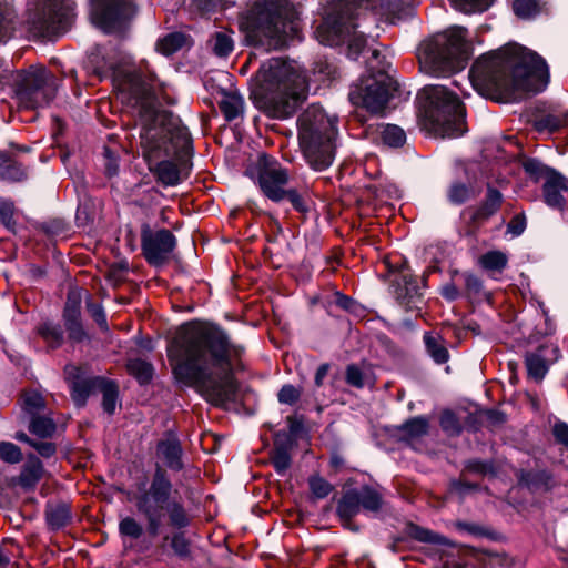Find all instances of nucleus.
Listing matches in <instances>:
<instances>
[{"label": "nucleus", "mask_w": 568, "mask_h": 568, "mask_svg": "<svg viewBox=\"0 0 568 568\" xmlns=\"http://www.w3.org/2000/svg\"><path fill=\"white\" fill-rule=\"evenodd\" d=\"M31 446L34 447L42 457L48 458L55 454V446L50 442L37 443L33 440V445Z\"/></svg>", "instance_id": "60"}, {"label": "nucleus", "mask_w": 568, "mask_h": 568, "mask_svg": "<svg viewBox=\"0 0 568 568\" xmlns=\"http://www.w3.org/2000/svg\"><path fill=\"white\" fill-rule=\"evenodd\" d=\"M465 283L466 287L474 293H478L483 287L481 281L473 274L465 275Z\"/></svg>", "instance_id": "61"}, {"label": "nucleus", "mask_w": 568, "mask_h": 568, "mask_svg": "<svg viewBox=\"0 0 568 568\" xmlns=\"http://www.w3.org/2000/svg\"><path fill=\"white\" fill-rule=\"evenodd\" d=\"M402 430L410 438H418L427 434L428 422L425 417H415L407 420L402 426Z\"/></svg>", "instance_id": "42"}, {"label": "nucleus", "mask_w": 568, "mask_h": 568, "mask_svg": "<svg viewBox=\"0 0 568 568\" xmlns=\"http://www.w3.org/2000/svg\"><path fill=\"white\" fill-rule=\"evenodd\" d=\"M220 108L227 121L236 119L244 110L242 95L235 92H226L220 101Z\"/></svg>", "instance_id": "23"}, {"label": "nucleus", "mask_w": 568, "mask_h": 568, "mask_svg": "<svg viewBox=\"0 0 568 568\" xmlns=\"http://www.w3.org/2000/svg\"><path fill=\"white\" fill-rule=\"evenodd\" d=\"M440 426L444 430L455 434L458 433L460 427L457 417L454 413L447 410L440 416Z\"/></svg>", "instance_id": "54"}, {"label": "nucleus", "mask_w": 568, "mask_h": 568, "mask_svg": "<svg viewBox=\"0 0 568 568\" xmlns=\"http://www.w3.org/2000/svg\"><path fill=\"white\" fill-rule=\"evenodd\" d=\"M243 353L223 329L202 323L182 325L168 346L175 379L216 406L235 400L232 368Z\"/></svg>", "instance_id": "1"}, {"label": "nucleus", "mask_w": 568, "mask_h": 568, "mask_svg": "<svg viewBox=\"0 0 568 568\" xmlns=\"http://www.w3.org/2000/svg\"><path fill=\"white\" fill-rule=\"evenodd\" d=\"M442 295L448 301H454L458 297V290L454 284H446L442 288Z\"/></svg>", "instance_id": "62"}, {"label": "nucleus", "mask_w": 568, "mask_h": 568, "mask_svg": "<svg viewBox=\"0 0 568 568\" xmlns=\"http://www.w3.org/2000/svg\"><path fill=\"white\" fill-rule=\"evenodd\" d=\"M93 385L102 393V406L104 412L113 414L118 403V388L114 383L95 378Z\"/></svg>", "instance_id": "24"}, {"label": "nucleus", "mask_w": 568, "mask_h": 568, "mask_svg": "<svg viewBox=\"0 0 568 568\" xmlns=\"http://www.w3.org/2000/svg\"><path fill=\"white\" fill-rule=\"evenodd\" d=\"M67 9V0H36L28 9L31 30L39 36L50 34L64 17L63 11Z\"/></svg>", "instance_id": "15"}, {"label": "nucleus", "mask_w": 568, "mask_h": 568, "mask_svg": "<svg viewBox=\"0 0 568 568\" xmlns=\"http://www.w3.org/2000/svg\"><path fill=\"white\" fill-rule=\"evenodd\" d=\"M452 6L465 13L483 12L487 10L494 0H449Z\"/></svg>", "instance_id": "39"}, {"label": "nucleus", "mask_w": 568, "mask_h": 568, "mask_svg": "<svg viewBox=\"0 0 568 568\" xmlns=\"http://www.w3.org/2000/svg\"><path fill=\"white\" fill-rule=\"evenodd\" d=\"M88 311L93 317V320L98 323L100 326H106V317L103 311V307L100 304L95 303H88Z\"/></svg>", "instance_id": "57"}, {"label": "nucleus", "mask_w": 568, "mask_h": 568, "mask_svg": "<svg viewBox=\"0 0 568 568\" xmlns=\"http://www.w3.org/2000/svg\"><path fill=\"white\" fill-rule=\"evenodd\" d=\"M24 178V169L10 155L0 151V179L16 182Z\"/></svg>", "instance_id": "21"}, {"label": "nucleus", "mask_w": 568, "mask_h": 568, "mask_svg": "<svg viewBox=\"0 0 568 568\" xmlns=\"http://www.w3.org/2000/svg\"><path fill=\"white\" fill-rule=\"evenodd\" d=\"M176 239L165 229L152 230L148 224L141 229V247L144 258L150 265H163L175 248Z\"/></svg>", "instance_id": "14"}, {"label": "nucleus", "mask_w": 568, "mask_h": 568, "mask_svg": "<svg viewBox=\"0 0 568 568\" xmlns=\"http://www.w3.org/2000/svg\"><path fill=\"white\" fill-rule=\"evenodd\" d=\"M466 38L465 28L453 26L424 40L417 49L420 70L433 77H445L464 69L468 52Z\"/></svg>", "instance_id": "7"}, {"label": "nucleus", "mask_w": 568, "mask_h": 568, "mask_svg": "<svg viewBox=\"0 0 568 568\" xmlns=\"http://www.w3.org/2000/svg\"><path fill=\"white\" fill-rule=\"evenodd\" d=\"M308 485L312 496L316 499L327 497L333 489L332 485L321 476H312L308 479Z\"/></svg>", "instance_id": "46"}, {"label": "nucleus", "mask_w": 568, "mask_h": 568, "mask_svg": "<svg viewBox=\"0 0 568 568\" xmlns=\"http://www.w3.org/2000/svg\"><path fill=\"white\" fill-rule=\"evenodd\" d=\"M57 83L44 69H32L24 73L18 89V103L23 109L48 105L55 97Z\"/></svg>", "instance_id": "12"}, {"label": "nucleus", "mask_w": 568, "mask_h": 568, "mask_svg": "<svg viewBox=\"0 0 568 568\" xmlns=\"http://www.w3.org/2000/svg\"><path fill=\"white\" fill-rule=\"evenodd\" d=\"M168 513L170 524L178 528H185L190 524V517L186 514L183 505L178 501L168 503L165 508Z\"/></svg>", "instance_id": "33"}, {"label": "nucleus", "mask_w": 568, "mask_h": 568, "mask_svg": "<svg viewBox=\"0 0 568 568\" xmlns=\"http://www.w3.org/2000/svg\"><path fill=\"white\" fill-rule=\"evenodd\" d=\"M428 101L425 111L428 129L442 138H456L464 133V108L456 92L445 85L432 84L423 89Z\"/></svg>", "instance_id": "9"}, {"label": "nucleus", "mask_w": 568, "mask_h": 568, "mask_svg": "<svg viewBox=\"0 0 568 568\" xmlns=\"http://www.w3.org/2000/svg\"><path fill=\"white\" fill-rule=\"evenodd\" d=\"M257 183L267 199L281 202L285 200L288 173L274 158L262 154L257 161Z\"/></svg>", "instance_id": "13"}, {"label": "nucleus", "mask_w": 568, "mask_h": 568, "mask_svg": "<svg viewBox=\"0 0 568 568\" xmlns=\"http://www.w3.org/2000/svg\"><path fill=\"white\" fill-rule=\"evenodd\" d=\"M336 135V118L322 106L312 104L298 116L300 145L314 170L323 171L333 163Z\"/></svg>", "instance_id": "6"}, {"label": "nucleus", "mask_w": 568, "mask_h": 568, "mask_svg": "<svg viewBox=\"0 0 568 568\" xmlns=\"http://www.w3.org/2000/svg\"><path fill=\"white\" fill-rule=\"evenodd\" d=\"M211 42L213 52L219 57H227L234 48V41L231 33L226 30L215 32Z\"/></svg>", "instance_id": "32"}, {"label": "nucleus", "mask_w": 568, "mask_h": 568, "mask_svg": "<svg viewBox=\"0 0 568 568\" xmlns=\"http://www.w3.org/2000/svg\"><path fill=\"white\" fill-rule=\"evenodd\" d=\"M368 0H331V8L323 22L316 29L317 40L325 45L335 47L347 43L348 58L356 60L366 45L362 32H357L355 9Z\"/></svg>", "instance_id": "8"}, {"label": "nucleus", "mask_w": 568, "mask_h": 568, "mask_svg": "<svg viewBox=\"0 0 568 568\" xmlns=\"http://www.w3.org/2000/svg\"><path fill=\"white\" fill-rule=\"evenodd\" d=\"M357 497L359 499L361 507L366 510L376 511L381 507L382 499L379 494L369 487H364L361 490H357Z\"/></svg>", "instance_id": "40"}, {"label": "nucleus", "mask_w": 568, "mask_h": 568, "mask_svg": "<svg viewBox=\"0 0 568 568\" xmlns=\"http://www.w3.org/2000/svg\"><path fill=\"white\" fill-rule=\"evenodd\" d=\"M567 123V114L561 112H551L537 116L534 120V128L539 133L551 134L560 130Z\"/></svg>", "instance_id": "20"}, {"label": "nucleus", "mask_w": 568, "mask_h": 568, "mask_svg": "<svg viewBox=\"0 0 568 568\" xmlns=\"http://www.w3.org/2000/svg\"><path fill=\"white\" fill-rule=\"evenodd\" d=\"M186 42V36L181 32H173L165 36L158 42V50L164 55H171L182 49Z\"/></svg>", "instance_id": "30"}, {"label": "nucleus", "mask_w": 568, "mask_h": 568, "mask_svg": "<svg viewBox=\"0 0 568 568\" xmlns=\"http://www.w3.org/2000/svg\"><path fill=\"white\" fill-rule=\"evenodd\" d=\"M469 80L479 94L503 101L517 91L544 90L549 82V71L536 52L509 43L481 55L471 67Z\"/></svg>", "instance_id": "3"}, {"label": "nucleus", "mask_w": 568, "mask_h": 568, "mask_svg": "<svg viewBox=\"0 0 568 568\" xmlns=\"http://www.w3.org/2000/svg\"><path fill=\"white\" fill-rule=\"evenodd\" d=\"M63 321L71 341L82 342L87 337L81 323V316H63Z\"/></svg>", "instance_id": "43"}, {"label": "nucleus", "mask_w": 568, "mask_h": 568, "mask_svg": "<svg viewBox=\"0 0 568 568\" xmlns=\"http://www.w3.org/2000/svg\"><path fill=\"white\" fill-rule=\"evenodd\" d=\"M475 190L462 182H454L447 192V196L453 204H463L470 197L475 196Z\"/></svg>", "instance_id": "38"}, {"label": "nucleus", "mask_w": 568, "mask_h": 568, "mask_svg": "<svg viewBox=\"0 0 568 568\" xmlns=\"http://www.w3.org/2000/svg\"><path fill=\"white\" fill-rule=\"evenodd\" d=\"M294 18L286 0H260L242 17L241 27L248 43L270 51L284 47L296 32Z\"/></svg>", "instance_id": "5"}, {"label": "nucleus", "mask_w": 568, "mask_h": 568, "mask_svg": "<svg viewBox=\"0 0 568 568\" xmlns=\"http://www.w3.org/2000/svg\"><path fill=\"white\" fill-rule=\"evenodd\" d=\"M181 455L182 449L175 438H168L158 445L159 458L171 469L179 470L182 468Z\"/></svg>", "instance_id": "19"}, {"label": "nucleus", "mask_w": 568, "mask_h": 568, "mask_svg": "<svg viewBox=\"0 0 568 568\" xmlns=\"http://www.w3.org/2000/svg\"><path fill=\"white\" fill-rule=\"evenodd\" d=\"M132 14V4L126 0H92V20L105 32H112Z\"/></svg>", "instance_id": "16"}, {"label": "nucleus", "mask_w": 568, "mask_h": 568, "mask_svg": "<svg viewBox=\"0 0 568 568\" xmlns=\"http://www.w3.org/2000/svg\"><path fill=\"white\" fill-rule=\"evenodd\" d=\"M81 302L82 292L78 288L70 290L68 293L63 316H81Z\"/></svg>", "instance_id": "45"}, {"label": "nucleus", "mask_w": 568, "mask_h": 568, "mask_svg": "<svg viewBox=\"0 0 568 568\" xmlns=\"http://www.w3.org/2000/svg\"><path fill=\"white\" fill-rule=\"evenodd\" d=\"M544 174L545 183L542 190L546 204L552 209L562 210L565 204L562 193L568 191V181L564 175L550 168H546Z\"/></svg>", "instance_id": "17"}, {"label": "nucleus", "mask_w": 568, "mask_h": 568, "mask_svg": "<svg viewBox=\"0 0 568 568\" xmlns=\"http://www.w3.org/2000/svg\"><path fill=\"white\" fill-rule=\"evenodd\" d=\"M174 554L181 558L190 555V542L182 532H176L170 538Z\"/></svg>", "instance_id": "50"}, {"label": "nucleus", "mask_w": 568, "mask_h": 568, "mask_svg": "<svg viewBox=\"0 0 568 568\" xmlns=\"http://www.w3.org/2000/svg\"><path fill=\"white\" fill-rule=\"evenodd\" d=\"M128 371L140 384L149 383L153 375L152 365L143 359H131L128 363Z\"/></svg>", "instance_id": "37"}, {"label": "nucleus", "mask_w": 568, "mask_h": 568, "mask_svg": "<svg viewBox=\"0 0 568 568\" xmlns=\"http://www.w3.org/2000/svg\"><path fill=\"white\" fill-rule=\"evenodd\" d=\"M172 484L170 479L158 470L145 488V483L138 486L136 491L129 495V499L135 504L138 511L146 520V531L150 536L159 535L162 526L163 510L170 499Z\"/></svg>", "instance_id": "10"}, {"label": "nucleus", "mask_w": 568, "mask_h": 568, "mask_svg": "<svg viewBox=\"0 0 568 568\" xmlns=\"http://www.w3.org/2000/svg\"><path fill=\"white\" fill-rule=\"evenodd\" d=\"M42 463L34 455H30L20 474V484L24 487L33 486L42 476Z\"/></svg>", "instance_id": "25"}, {"label": "nucleus", "mask_w": 568, "mask_h": 568, "mask_svg": "<svg viewBox=\"0 0 568 568\" xmlns=\"http://www.w3.org/2000/svg\"><path fill=\"white\" fill-rule=\"evenodd\" d=\"M514 12L517 17L528 19L537 14V0H515L513 3Z\"/></svg>", "instance_id": "48"}, {"label": "nucleus", "mask_w": 568, "mask_h": 568, "mask_svg": "<svg viewBox=\"0 0 568 568\" xmlns=\"http://www.w3.org/2000/svg\"><path fill=\"white\" fill-rule=\"evenodd\" d=\"M554 436L558 443L568 447V425L566 423L559 422L555 424Z\"/></svg>", "instance_id": "58"}, {"label": "nucleus", "mask_w": 568, "mask_h": 568, "mask_svg": "<svg viewBox=\"0 0 568 568\" xmlns=\"http://www.w3.org/2000/svg\"><path fill=\"white\" fill-rule=\"evenodd\" d=\"M14 206L13 203L3 199H0V221L8 229L13 230L16 222L13 219Z\"/></svg>", "instance_id": "51"}, {"label": "nucleus", "mask_w": 568, "mask_h": 568, "mask_svg": "<svg viewBox=\"0 0 568 568\" xmlns=\"http://www.w3.org/2000/svg\"><path fill=\"white\" fill-rule=\"evenodd\" d=\"M114 81L122 99L138 109L143 125L140 133L141 144L150 169L163 185L180 184L181 170L175 162L161 160L155 168L153 162L162 156H174L180 161L189 156L191 139L186 128L176 118L158 110L153 79L145 80L138 72L124 71L116 73Z\"/></svg>", "instance_id": "2"}, {"label": "nucleus", "mask_w": 568, "mask_h": 568, "mask_svg": "<svg viewBox=\"0 0 568 568\" xmlns=\"http://www.w3.org/2000/svg\"><path fill=\"white\" fill-rule=\"evenodd\" d=\"M503 201V195L499 191L495 189H488L487 196L485 203L481 205L479 210V214L481 216H490L493 215L500 206Z\"/></svg>", "instance_id": "44"}, {"label": "nucleus", "mask_w": 568, "mask_h": 568, "mask_svg": "<svg viewBox=\"0 0 568 568\" xmlns=\"http://www.w3.org/2000/svg\"><path fill=\"white\" fill-rule=\"evenodd\" d=\"M424 343L428 355L437 363L444 364L448 361L449 354L438 334L425 333Z\"/></svg>", "instance_id": "22"}, {"label": "nucleus", "mask_w": 568, "mask_h": 568, "mask_svg": "<svg viewBox=\"0 0 568 568\" xmlns=\"http://www.w3.org/2000/svg\"><path fill=\"white\" fill-rule=\"evenodd\" d=\"M300 396L301 390L298 388H296L293 385L286 384L280 389L277 398L281 404L293 405L294 403L297 402Z\"/></svg>", "instance_id": "52"}, {"label": "nucleus", "mask_w": 568, "mask_h": 568, "mask_svg": "<svg viewBox=\"0 0 568 568\" xmlns=\"http://www.w3.org/2000/svg\"><path fill=\"white\" fill-rule=\"evenodd\" d=\"M414 537L420 541L425 542H433V544H439V545H450L447 538L434 534L430 530L422 529V528H415Z\"/></svg>", "instance_id": "53"}, {"label": "nucleus", "mask_w": 568, "mask_h": 568, "mask_svg": "<svg viewBox=\"0 0 568 568\" xmlns=\"http://www.w3.org/2000/svg\"><path fill=\"white\" fill-rule=\"evenodd\" d=\"M508 232L514 236H519L526 229V220L523 215L515 216L507 226Z\"/></svg>", "instance_id": "59"}, {"label": "nucleus", "mask_w": 568, "mask_h": 568, "mask_svg": "<svg viewBox=\"0 0 568 568\" xmlns=\"http://www.w3.org/2000/svg\"><path fill=\"white\" fill-rule=\"evenodd\" d=\"M0 459L9 464H17L22 459V453L17 445L9 442H1Z\"/></svg>", "instance_id": "49"}, {"label": "nucleus", "mask_w": 568, "mask_h": 568, "mask_svg": "<svg viewBox=\"0 0 568 568\" xmlns=\"http://www.w3.org/2000/svg\"><path fill=\"white\" fill-rule=\"evenodd\" d=\"M460 527L475 536H488L487 530L478 525L463 524Z\"/></svg>", "instance_id": "63"}, {"label": "nucleus", "mask_w": 568, "mask_h": 568, "mask_svg": "<svg viewBox=\"0 0 568 568\" xmlns=\"http://www.w3.org/2000/svg\"><path fill=\"white\" fill-rule=\"evenodd\" d=\"M38 333L52 348L59 347L63 342V332L59 324L45 322L38 327Z\"/></svg>", "instance_id": "29"}, {"label": "nucleus", "mask_w": 568, "mask_h": 568, "mask_svg": "<svg viewBox=\"0 0 568 568\" xmlns=\"http://www.w3.org/2000/svg\"><path fill=\"white\" fill-rule=\"evenodd\" d=\"M346 382L357 388L364 386V375L361 368L356 365H349L346 369Z\"/></svg>", "instance_id": "55"}, {"label": "nucleus", "mask_w": 568, "mask_h": 568, "mask_svg": "<svg viewBox=\"0 0 568 568\" xmlns=\"http://www.w3.org/2000/svg\"><path fill=\"white\" fill-rule=\"evenodd\" d=\"M328 369H329V365L328 364H322L317 368L316 374H315V385L317 387L323 385V381L327 376Z\"/></svg>", "instance_id": "64"}, {"label": "nucleus", "mask_w": 568, "mask_h": 568, "mask_svg": "<svg viewBox=\"0 0 568 568\" xmlns=\"http://www.w3.org/2000/svg\"><path fill=\"white\" fill-rule=\"evenodd\" d=\"M29 429L32 434L45 438L54 434L55 424L51 417L36 415L31 417Z\"/></svg>", "instance_id": "34"}, {"label": "nucleus", "mask_w": 568, "mask_h": 568, "mask_svg": "<svg viewBox=\"0 0 568 568\" xmlns=\"http://www.w3.org/2000/svg\"><path fill=\"white\" fill-rule=\"evenodd\" d=\"M306 78L296 63L282 58L265 61L251 81V95L268 116L287 119L305 99Z\"/></svg>", "instance_id": "4"}, {"label": "nucleus", "mask_w": 568, "mask_h": 568, "mask_svg": "<svg viewBox=\"0 0 568 568\" xmlns=\"http://www.w3.org/2000/svg\"><path fill=\"white\" fill-rule=\"evenodd\" d=\"M272 463L277 474L284 475L291 466V456L285 447H276L272 453Z\"/></svg>", "instance_id": "47"}, {"label": "nucleus", "mask_w": 568, "mask_h": 568, "mask_svg": "<svg viewBox=\"0 0 568 568\" xmlns=\"http://www.w3.org/2000/svg\"><path fill=\"white\" fill-rule=\"evenodd\" d=\"M93 382H94V379L91 382L84 381V379H75L72 382L71 395H72V399L74 400V403L78 406L84 405V403L90 394L91 387H95L93 385Z\"/></svg>", "instance_id": "41"}, {"label": "nucleus", "mask_w": 568, "mask_h": 568, "mask_svg": "<svg viewBox=\"0 0 568 568\" xmlns=\"http://www.w3.org/2000/svg\"><path fill=\"white\" fill-rule=\"evenodd\" d=\"M554 353V361L557 359L558 349L549 346H540L536 352L529 353L526 356V367L529 377L540 382L547 374L549 368L548 353Z\"/></svg>", "instance_id": "18"}, {"label": "nucleus", "mask_w": 568, "mask_h": 568, "mask_svg": "<svg viewBox=\"0 0 568 568\" xmlns=\"http://www.w3.org/2000/svg\"><path fill=\"white\" fill-rule=\"evenodd\" d=\"M22 410L30 417L39 415L44 409V399L36 390L26 392L21 399Z\"/></svg>", "instance_id": "35"}, {"label": "nucleus", "mask_w": 568, "mask_h": 568, "mask_svg": "<svg viewBox=\"0 0 568 568\" xmlns=\"http://www.w3.org/2000/svg\"><path fill=\"white\" fill-rule=\"evenodd\" d=\"M379 136L382 142L390 148H399L406 142L405 131L395 124H383L381 126Z\"/></svg>", "instance_id": "28"}, {"label": "nucleus", "mask_w": 568, "mask_h": 568, "mask_svg": "<svg viewBox=\"0 0 568 568\" xmlns=\"http://www.w3.org/2000/svg\"><path fill=\"white\" fill-rule=\"evenodd\" d=\"M359 509L361 503L357 497V490H349L344 494L337 506L339 517L346 521L354 517Z\"/></svg>", "instance_id": "27"}, {"label": "nucleus", "mask_w": 568, "mask_h": 568, "mask_svg": "<svg viewBox=\"0 0 568 568\" xmlns=\"http://www.w3.org/2000/svg\"><path fill=\"white\" fill-rule=\"evenodd\" d=\"M479 265L488 272H501L507 265V256L499 251H489L480 256Z\"/></svg>", "instance_id": "31"}, {"label": "nucleus", "mask_w": 568, "mask_h": 568, "mask_svg": "<svg viewBox=\"0 0 568 568\" xmlns=\"http://www.w3.org/2000/svg\"><path fill=\"white\" fill-rule=\"evenodd\" d=\"M392 80L384 70L361 78L349 91V101L371 113H382L390 97Z\"/></svg>", "instance_id": "11"}, {"label": "nucleus", "mask_w": 568, "mask_h": 568, "mask_svg": "<svg viewBox=\"0 0 568 568\" xmlns=\"http://www.w3.org/2000/svg\"><path fill=\"white\" fill-rule=\"evenodd\" d=\"M71 520L70 507L67 504L50 505L47 508V523L52 529H60Z\"/></svg>", "instance_id": "26"}, {"label": "nucleus", "mask_w": 568, "mask_h": 568, "mask_svg": "<svg viewBox=\"0 0 568 568\" xmlns=\"http://www.w3.org/2000/svg\"><path fill=\"white\" fill-rule=\"evenodd\" d=\"M285 199H287L293 207L298 212H305L307 210L305 199L297 191L290 189L285 191Z\"/></svg>", "instance_id": "56"}, {"label": "nucleus", "mask_w": 568, "mask_h": 568, "mask_svg": "<svg viewBox=\"0 0 568 568\" xmlns=\"http://www.w3.org/2000/svg\"><path fill=\"white\" fill-rule=\"evenodd\" d=\"M143 525L132 516H125L119 521V534L121 537L139 539L143 535Z\"/></svg>", "instance_id": "36"}]
</instances>
